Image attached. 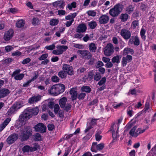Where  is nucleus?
<instances>
[{
    "label": "nucleus",
    "instance_id": "nucleus-11",
    "mask_svg": "<svg viewBox=\"0 0 156 156\" xmlns=\"http://www.w3.org/2000/svg\"><path fill=\"white\" fill-rule=\"evenodd\" d=\"M120 34L125 40H127L130 39L131 36L130 31L125 29H122L121 30Z\"/></svg>",
    "mask_w": 156,
    "mask_h": 156
},
{
    "label": "nucleus",
    "instance_id": "nucleus-46",
    "mask_svg": "<svg viewBox=\"0 0 156 156\" xmlns=\"http://www.w3.org/2000/svg\"><path fill=\"white\" fill-rule=\"evenodd\" d=\"M35 140L37 141H40L41 140V135L38 133H36L34 135Z\"/></svg>",
    "mask_w": 156,
    "mask_h": 156
},
{
    "label": "nucleus",
    "instance_id": "nucleus-53",
    "mask_svg": "<svg viewBox=\"0 0 156 156\" xmlns=\"http://www.w3.org/2000/svg\"><path fill=\"white\" fill-rule=\"evenodd\" d=\"M73 46L75 48L79 49H83L84 48V46L83 45L78 44H74Z\"/></svg>",
    "mask_w": 156,
    "mask_h": 156
},
{
    "label": "nucleus",
    "instance_id": "nucleus-17",
    "mask_svg": "<svg viewBox=\"0 0 156 156\" xmlns=\"http://www.w3.org/2000/svg\"><path fill=\"white\" fill-rule=\"evenodd\" d=\"M37 148L36 146L33 147H30L28 145L24 146L22 148V151L24 153L33 152L36 151Z\"/></svg>",
    "mask_w": 156,
    "mask_h": 156
},
{
    "label": "nucleus",
    "instance_id": "nucleus-29",
    "mask_svg": "<svg viewBox=\"0 0 156 156\" xmlns=\"http://www.w3.org/2000/svg\"><path fill=\"white\" fill-rule=\"evenodd\" d=\"M133 53L134 51L132 49L126 48L123 50V54L124 55H126L129 54L133 55Z\"/></svg>",
    "mask_w": 156,
    "mask_h": 156
},
{
    "label": "nucleus",
    "instance_id": "nucleus-31",
    "mask_svg": "<svg viewBox=\"0 0 156 156\" xmlns=\"http://www.w3.org/2000/svg\"><path fill=\"white\" fill-rule=\"evenodd\" d=\"M97 24L96 21H92L88 23V25L91 29H93L97 26Z\"/></svg>",
    "mask_w": 156,
    "mask_h": 156
},
{
    "label": "nucleus",
    "instance_id": "nucleus-1",
    "mask_svg": "<svg viewBox=\"0 0 156 156\" xmlns=\"http://www.w3.org/2000/svg\"><path fill=\"white\" fill-rule=\"evenodd\" d=\"M39 109L37 107L32 108H27L25 109L19 116V120L21 122H24L30 118L33 115H37Z\"/></svg>",
    "mask_w": 156,
    "mask_h": 156
},
{
    "label": "nucleus",
    "instance_id": "nucleus-18",
    "mask_svg": "<svg viewBox=\"0 0 156 156\" xmlns=\"http://www.w3.org/2000/svg\"><path fill=\"white\" fill-rule=\"evenodd\" d=\"M54 7H58L60 9H63L65 5V2L63 0H58L53 3Z\"/></svg>",
    "mask_w": 156,
    "mask_h": 156
},
{
    "label": "nucleus",
    "instance_id": "nucleus-27",
    "mask_svg": "<svg viewBox=\"0 0 156 156\" xmlns=\"http://www.w3.org/2000/svg\"><path fill=\"white\" fill-rule=\"evenodd\" d=\"M90 52L91 53L95 52L97 49V47L96 44L94 43L90 44L88 46Z\"/></svg>",
    "mask_w": 156,
    "mask_h": 156
},
{
    "label": "nucleus",
    "instance_id": "nucleus-61",
    "mask_svg": "<svg viewBox=\"0 0 156 156\" xmlns=\"http://www.w3.org/2000/svg\"><path fill=\"white\" fill-rule=\"evenodd\" d=\"M139 92L140 91L136 89H133L130 90V94L132 95L136 94L137 93Z\"/></svg>",
    "mask_w": 156,
    "mask_h": 156
},
{
    "label": "nucleus",
    "instance_id": "nucleus-43",
    "mask_svg": "<svg viewBox=\"0 0 156 156\" xmlns=\"http://www.w3.org/2000/svg\"><path fill=\"white\" fill-rule=\"evenodd\" d=\"M139 4H140V9L142 11H145L147 8V6L144 3H140Z\"/></svg>",
    "mask_w": 156,
    "mask_h": 156
},
{
    "label": "nucleus",
    "instance_id": "nucleus-13",
    "mask_svg": "<svg viewBox=\"0 0 156 156\" xmlns=\"http://www.w3.org/2000/svg\"><path fill=\"white\" fill-rule=\"evenodd\" d=\"M18 138V135L17 134L13 133L10 135L7 139V143L9 144H11L16 141Z\"/></svg>",
    "mask_w": 156,
    "mask_h": 156
},
{
    "label": "nucleus",
    "instance_id": "nucleus-59",
    "mask_svg": "<svg viewBox=\"0 0 156 156\" xmlns=\"http://www.w3.org/2000/svg\"><path fill=\"white\" fill-rule=\"evenodd\" d=\"M31 61V59L29 58H27L23 60L22 62V63L23 65L29 63Z\"/></svg>",
    "mask_w": 156,
    "mask_h": 156
},
{
    "label": "nucleus",
    "instance_id": "nucleus-10",
    "mask_svg": "<svg viewBox=\"0 0 156 156\" xmlns=\"http://www.w3.org/2000/svg\"><path fill=\"white\" fill-rule=\"evenodd\" d=\"M62 70L69 75H72L74 74V72L72 66L69 65L64 64L62 66Z\"/></svg>",
    "mask_w": 156,
    "mask_h": 156
},
{
    "label": "nucleus",
    "instance_id": "nucleus-3",
    "mask_svg": "<svg viewBox=\"0 0 156 156\" xmlns=\"http://www.w3.org/2000/svg\"><path fill=\"white\" fill-rule=\"evenodd\" d=\"M32 131L31 128L29 126L24 128L22 132L20 137L23 141H25L28 139L32 136Z\"/></svg>",
    "mask_w": 156,
    "mask_h": 156
},
{
    "label": "nucleus",
    "instance_id": "nucleus-51",
    "mask_svg": "<svg viewBox=\"0 0 156 156\" xmlns=\"http://www.w3.org/2000/svg\"><path fill=\"white\" fill-rule=\"evenodd\" d=\"M60 107L58 104H55L54 106V111L55 114H57Z\"/></svg>",
    "mask_w": 156,
    "mask_h": 156
},
{
    "label": "nucleus",
    "instance_id": "nucleus-35",
    "mask_svg": "<svg viewBox=\"0 0 156 156\" xmlns=\"http://www.w3.org/2000/svg\"><path fill=\"white\" fill-rule=\"evenodd\" d=\"M76 3L75 2H73L70 4H68L66 8H68L70 10H71L72 9V8H75L76 7Z\"/></svg>",
    "mask_w": 156,
    "mask_h": 156
},
{
    "label": "nucleus",
    "instance_id": "nucleus-58",
    "mask_svg": "<svg viewBox=\"0 0 156 156\" xmlns=\"http://www.w3.org/2000/svg\"><path fill=\"white\" fill-rule=\"evenodd\" d=\"M72 107L71 105L70 104H68L65 106L64 110L67 112L68 111L71 109Z\"/></svg>",
    "mask_w": 156,
    "mask_h": 156
},
{
    "label": "nucleus",
    "instance_id": "nucleus-37",
    "mask_svg": "<svg viewBox=\"0 0 156 156\" xmlns=\"http://www.w3.org/2000/svg\"><path fill=\"white\" fill-rule=\"evenodd\" d=\"M146 30L143 28H142L140 31V35L142 39L145 41L146 39V36L145 35Z\"/></svg>",
    "mask_w": 156,
    "mask_h": 156
},
{
    "label": "nucleus",
    "instance_id": "nucleus-57",
    "mask_svg": "<svg viewBox=\"0 0 156 156\" xmlns=\"http://www.w3.org/2000/svg\"><path fill=\"white\" fill-rule=\"evenodd\" d=\"M55 47V46L54 44H52L51 45L47 46L45 47V48L48 50H52L54 49Z\"/></svg>",
    "mask_w": 156,
    "mask_h": 156
},
{
    "label": "nucleus",
    "instance_id": "nucleus-41",
    "mask_svg": "<svg viewBox=\"0 0 156 156\" xmlns=\"http://www.w3.org/2000/svg\"><path fill=\"white\" fill-rule=\"evenodd\" d=\"M128 15L127 14H122L121 15V19L123 22H125L128 18Z\"/></svg>",
    "mask_w": 156,
    "mask_h": 156
},
{
    "label": "nucleus",
    "instance_id": "nucleus-33",
    "mask_svg": "<svg viewBox=\"0 0 156 156\" xmlns=\"http://www.w3.org/2000/svg\"><path fill=\"white\" fill-rule=\"evenodd\" d=\"M120 58L119 55H116L112 58V61L113 63H116L118 64L120 62Z\"/></svg>",
    "mask_w": 156,
    "mask_h": 156
},
{
    "label": "nucleus",
    "instance_id": "nucleus-20",
    "mask_svg": "<svg viewBox=\"0 0 156 156\" xmlns=\"http://www.w3.org/2000/svg\"><path fill=\"white\" fill-rule=\"evenodd\" d=\"M69 94L71 95L72 101H73L76 99L78 96V93L76 88L71 89L69 92Z\"/></svg>",
    "mask_w": 156,
    "mask_h": 156
},
{
    "label": "nucleus",
    "instance_id": "nucleus-19",
    "mask_svg": "<svg viewBox=\"0 0 156 156\" xmlns=\"http://www.w3.org/2000/svg\"><path fill=\"white\" fill-rule=\"evenodd\" d=\"M109 20L108 16L106 15H104L99 17L98 21L100 24H105L108 23Z\"/></svg>",
    "mask_w": 156,
    "mask_h": 156
},
{
    "label": "nucleus",
    "instance_id": "nucleus-26",
    "mask_svg": "<svg viewBox=\"0 0 156 156\" xmlns=\"http://www.w3.org/2000/svg\"><path fill=\"white\" fill-rule=\"evenodd\" d=\"M114 126V125H113L111 126V130L112 131V136L113 139L115 140H116V139L119 137V135L118 134L119 129H118L116 132H115L113 129Z\"/></svg>",
    "mask_w": 156,
    "mask_h": 156
},
{
    "label": "nucleus",
    "instance_id": "nucleus-38",
    "mask_svg": "<svg viewBox=\"0 0 156 156\" xmlns=\"http://www.w3.org/2000/svg\"><path fill=\"white\" fill-rule=\"evenodd\" d=\"M151 110V108L150 106L149 101H147L145 104V106L144 110L146 112L147 111L148 112L149 110Z\"/></svg>",
    "mask_w": 156,
    "mask_h": 156
},
{
    "label": "nucleus",
    "instance_id": "nucleus-21",
    "mask_svg": "<svg viewBox=\"0 0 156 156\" xmlns=\"http://www.w3.org/2000/svg\"><path fill=\"white\" fill-rule=\"evenodd\" d=\"M9 90L7 88H3L0 90V98L8 96L10 93Z\"/></svg>",
    "mask_w": 156,
    "mask_h": 156
},
{
    "label": "nucleus",
    "instance_id": "nucleus-5",
    "mask_svg": "<svg viewBox=\"0 0 156 156\" xmlns=\"http://www.w3.org/2000/svg\"><path fill=\"white\" fill-rule=\"evenodd\" d=\"M77 53L80 58L87 59L92 57V54L89 51L86 50H79L77 51Z\"/></svg>",
    "mask_w": 156,
    "mask_h": 156
},
{
    "label": "nucleus",
    "instance_id": "nucleus-45",
    "mask_svg": "<svg viewBox=\"0 0 156 156\" xmlns=\"http://www.w3.org/2000/svg\"><path fill=\"white\" fill-rule=\"evenodd\" d=\"M101 76L99 72H96L94 76V79L96 81H99L101 78Z\"/></svg>",
    "mask_w": 156,
    "mask_h": 156
},
{
    "label": "nucleus",
    "instance_id": "nucleus-4",
    "mask_svg": "<svg viewBox=\"0 0 156 156\" xmlns=\"http://www.w3.org/2000/svg\"><path fill=\"white\" fill-rule=\"evenodd\" d=\"M122 6L120 4L115 5L109 11V14L113 17H115L120 14L122 9Z\"/></svg>",
    "mask_w": 156,
    "mask_h": 156
},
{
    "label": "nucleus",
    "instance_id": "nucleus-40",
    "mask_svg": "<svg viewBox=\"0 0 156 156\" xmlns=\"http://www.w3.org/2000/svg\"><path fill=\"white\" fill-rule=\"evenodd\" d=\"M24 74L23 73L19 74L14 77V78L16 80H21L24 77Z\"/></svg>",
    "mask_w": 156,
    "mask_h": 156
},
{
    "label": "nucleus",
    "instance_id": "nucleus-22",
    "mask_svg": "<svg viewBox=\"0 0 156 156\" xmlns=\"http://www.w3.org/2000/svg\"><path fill=\"white\" fill-rule=\"evenodd\" d=\"M136 128V126H134L132 128L129 132V134L133 137H136L138 136V132L140 130V128H138L135 132V131Z\"/></svg>",
    "mask_w": 156,
    "mask_h": 156
},
{
    "label": "nucleus",
    "instance_id": "nucleus-14",
    "mask_svg": "<svg viewBox=\"0 0 156 156\" xmlns=\"http://www.w3.org/2000/svg\"><path fill=\"white\" fill-rule=\"evenodd\" d=\"M128 43L130 44L138 46L140 44L139 38L137 36H132L131 38L129 40Z\"/></svg>",
    "mask_w": 156,
    "mask_h": 156
},
{
    "label": "nucleus",
    "instance_id": "nucleus-47",
    "mask_svg": "<svg viewBox=\"0 0 156 156\" xmlns=\"http://www.w3.org/2000/svg\"><path fill=\"white\" fill-rule=\"evenodd\" d=\"M134 7L132 5H129L126 9V11L128 13H130L133 10Z\"/></svg>",
    "mask_w": 156,
    "mask_h": 156
},
{
    "label": "nucleus",
    "instance_id": "nucleus-44",
    "mask_svg": "<svg viewBox=\"0 0 156 156\" xmlns=\"http://www.w3.org/2000/svg\"><path fill=\"white\" fill-rule=\"evenodd\" d=\"M58 20L53 19L50 21V24L52 26H55L58 24Z\"/></svg>",
    "mask_w": 156,
    "mask_h": 156
},
{
    "label": "nucleus",
    "instance_id": "nucleus-48",
    "mask_svg": "<svg viewBox=\"0 0 156 156\" xmlns=\"http://www.w3.org/2000/svg\"><path fill=\"white\" fill-rule=\"evenodd\" d=\"M86 95V93L81 92L78 94L77 98L79 100L83 99Z\"/></svg>",
    "mask_w": 156,
    "mask_h": 156
},
{
    "label": "nucleus",
    "instance_id": "nucleus-39",
    "mask_svg": "<svg viewBox=\"0 0 156 156\" xmlns=\"http://www.w3.org/2000/svg\"><path fill=\"white\" fill-rule=\"evenodd\" d=\"M58 76L61 78L62 79L66 77L67 76V73L63 70L59 72L58 73Z\"/></svg>",
    "mask_w": 156,
    "mask_h": 156
},
{
    "label": "nucleus",
    "instance_id": "nucleus-32",
    "mask_svg": "<svg viewBox=\"0 0 156 156\" xmlns=\"http://www.w3.org/2000/svg\"><path fill=\"white\" fill-rule=\"evenodd\" d=\"M76 13L74 12L66 16L65 19L67 20H74L73 19L76 16Z\"/></svg>",
    "mask_w": 156,
    "mask_h": 156
},
{
    "label": "nucleus",
    "instance_id": "nucleus-63",
    "mask_svg": "<svg viewBox=\"0 0 156 156\" xmlns=\"http://www.w3.org/2000/svg\"><path fill=\"white\" fill-rule=\"evenodd\" d=\"M58 15L60 16L65 15L66 14V12L64 10H59L58 11Z\"/></svg>",
    "mask_w": 156,
    "mask_h": 156
},
{
    "label": "nucleus",
    "instance_id": "nucleus-42",
    "mask_svg": "<svg viewBox=\"0 0 156 156\" xmlns=\"http://www.w3.org/2000/svg\"><path fill=\"white\" fill-rule=\"evenodd\" d=\"M87 13L89 16H95L96 15V12L94 10H90L87 11Z\"/></svg>",
    "mask_w": 156,
    "mask_h": 156
},
{
    "label": "nucleus",
    "instance_id": "nucleus-36",
    "mask_svg": "<svg viewBox=\"0 0 156 156\" xmlns=\"http://www.w3.org/2000/svg\"><path fill=\"white\" fill-rule=\"evenodd\" d=\"M24 21L23 20H18L16 23L17 27L18 28L22 27H23L24 25Z\"/></svg>",
    "mask_w": 156,
    "mask_h": 156
},
{
    "label": "nucleus",
    "instance_id": "nucleus-64",
    "mask_svg": "<svg viewBox=\"0 0 156 156\" xmlns=\"http://www.w3.org/2000/svg\"><path fill=\"white\" fill-rule=\"evenodd\" d=\"M48 128L49 130L52 131L54 129L55 126L53 124H49L48 126Z\"/></svg>",
    "mask_w": 156,
    "mask_h": 156
},
{
    "label": "nucleus",
    "instance_id": "nucleus-8",
    "mask_svg": "<svg viewBox=\"0 0 156 156\" xmlns=\"http://www.w3.org/2000/svg\"><path fill=\"white\" fill-rule=\"evenodd\" d=\"M114 48L113 45L111 43L108 44L105 48L104 53L107 56H111L114 51Z\"/></svg>",
    "mask_w": 156,
    "mask_h": 156
},
{
    "label": "nucleus",
    "instance_id": "nucleus-50",
    "mask_svg": "<svg viewBox=\"0 0 156 156\" xmlns=\"http://www.w3.org/2000/svg\"><path fill=\"white\" fill-rule=\"evenodd\" d=\"M104 65V64L102 61H98L96 63L95 66L96 68H99Z\"/></svg>",
    "mask_w": 156,
    "mask_h": 156
},
{
    "label": "nucleus",
    "instance_id": "nucleus-28",
    "mask_svg": "<svg viewBox=\"0 0 156 156\" xmlns=\"http://www.w3.org/2000/svg\"><path fill=\"white\" fill-rule=\"evenodd\" d=\"M67 101V99L66 98L63 97L60 99L59 102L61 108L65 107Z\"/></svg>",
    "mask_w": 156,
    "mask_h": 156
},
{
    "label": "nucleus",
    "instance_id": "nucleus-62",
    "mask_svg": "<svg viewBox=\"0 0 156 156\" xmlns=\"http://www.w3.org/2000/svg\"><path fill=\"white\" fill-rule=\"evenodd\" d=\"M13 49L11 46H7L5 47V50L7 52L10 51Z\"/></svg>",
    "mask_w": 156,
    "mask_h": 156
},
{
    "label": "nucleus",
    "instance_id": "nucleus-9",
    "mask_svg": "<svg viewBox=\"0 0 156 156\" xmlns=\"http://www.w3.org/2000/svg\"><path fill=\"white\" fill-rule=\"evenodd\" d=\"M92 127L91 126H87V128L84 130V132L85 133H86L87 132H88L87 135L83 138V141H87L91 137L94 132L92 131H90V130Z\"/></svg>",
    "mask_w": 156,
    "mask_h": 156
},
{
    "label": "nucleus",
    "instance_id": "nucleus-2",
    "mask_svg": "<svg viewBox=\"0 0 156 156\" xmlns=\"http://www.w3.org/2000/svg\"><path fill=\"white\" fill-rule=\"evenodd\" d=\"M65 88L64 85L62 84L54 85L51 87L49 92L52 95L56 96L63 93L64 91Z\"/></svg>",
    "mask_w": 156,
    "mask_h": 156
},
{
    "label": "nucleus",
    "instance_id": "nucleus-49",
    "mask_svg": "<svg viewBox=\"0 0 156 156\" xmlns=\"http://www.w3.org/2000/svg\"><path fill=\"white\" fill-rule=\"evenodd\" d=\"M39 22V19L37 17H34L33 18L32 23L33 25H36L38 24Z\"/></svg>",
    "mask_w": 156,
    "mask_h": 156
},
{
    "label": "nucleus",
    "instance_id": "nucleus-30",
    "mask_svg": "<svg viewBox=\"0 0 156 156\" xmlns=\"http://www.w3.org/2000/svg\"><path fill=\"white\" fill-rule=\"evenodd\" d=\"M57 48L58 49L61 55L63 53V51H66L68 48L67 46L64 45L58 46L57 47Z\"/></svg>",
    "mask_w": 156,
    "mask_h": 156
},
{
    "label": "nucleus",
    "instance_id": "nucleus-56",
    "mask_svg": "<svg viewBox=\"0 0 156 156\" xmlns=\"http://www.w3.org/2000/svg\"><path fill=\"white\" fill-rule=\"evenodd\" d=\"M131 25L134 28H135L137 26L139 25L138 20H134L133 21Z\"/></svg>",
    "mask_w": 156,
    "mask_h": 156
},
{
    "label": "nucleus",
    "instance_id": "nucleus-23",
    "mask_svg": "<svg viewBox=\"0 0 156 156\" xmlns=\"http://www.w3.org/2000/svg\"><path fill=\"white\" fill-rule=\"evenodd\" d=\"M41 96L39 95H35L29 99V103L30 104H33L35 102H37L41 100Z\"/></svg>",
    "mask_w": 156,
    "mask_h": 156
},
{
    "label": "nucleus",
    "instance_id": "nucleus-34",
    "mask_svg": "<svg viewBox=\"0 0 156 156\" xmlns=\"http://www.w3.org/2000/svg\"><path fill=\"white\" fill-rule=\"evenodd\" d=\"M81 90L83 92H85L86 93H89L91 91L90 87L87 86H83L81 88Z\"/></svg>",
    "mask_w": 156,
    "mask_h": 156
},
{
    "label": "nucleus",
    "instance_id": "nucleus-54",
    "mask_svg": "<svg viewBox=\"0 0 156 156\" xmlns=\"http://www.w3.org/2000/svg\"><path fill=\"white\" fill-rule=\"evenodd\" d=\"M87 60H89L88 61V64L89 65H91L94 64V62L95 59L94 58L91 57L89 59H87Z\"/></svg>",
    "mask_w": 156,
    "mask_h": 156
},
{
    "label": "nucleus",
    "instance_id": "nucleus-16",
    "mask_svg": "<svg viewBox=\"0 0 156 156\" xmlns=\"http://www.w3.org/2000/svg\"><path fill=\"white\" fill-rule=\"evenodd\" d=\"M14 32L12 30L9 29L5 32L4 36V39L6 41H9L13 37Z\"/></svg>",
    "mask_w": 156,
    "mask_h": 156
},
{
    "label": "nucleus",
    "instance_id": "nucleus-24",
    "mask_svg": "<svg viewBox=\"0 0 156 156\" xmlns=\"http://www.w3.org/2000/svg\"><path fill=\"white\" fill-rule=\"evenodd\" d=\"M87 29V27L84 23L80 24L77 27L76 32L78 33H83Z\"/></svg>",
    "mask_w": 156,
    "mask_h": 156
},
{
    "label": "nucleus",
    "instance_id": "nucleus-55",
    "mask_svg": "<svg viewBox=\"0 0 156 156\" xmlns=\"http://www.w3.org/2000/svg\"><path fill=\"white\" fill-rule=\"evenodd\" d=\"M48 55V54H43L38 59L40 61L45 60L47 58Z\"/></svg>",
    "mask_w": 156,
    "mask_h": 156
},
{
    "label": "nucleus",
    "instance_id": "nucleus-7",
    "mask_svg": "<svg viewBox=\"0 0 156 156\" xmlns=\"http://www.w3.org/2000/svg\"><path fill=\"white\" fill-rule=\"evenodd\" d=\"M104 147V144L103 143H100L98 144L97 142H94L92 144L91 151L92 152H97L98 151L102 150Z\"/></svg>",
    "mask_w": 156,
    "mask_h": 156
},
{
    "label": "nucleus",
    "instance_id": "nucleus-12",
    "mask_svg": "<svg viewBox=\"0 0 156 156\" xmlns=\"http://www.w3.org/2000/svg\"><path fill=\"white\" fill-rule=\"evenodd\" d=\"M37 132L44 133L46 132V127L42 123H40L37 124L34 127Z\"/></svg>",
    "mask_w": 156,
    "mask_h": 156
},
{
    "label": "nucleus",
    "instance_id": "nucleus-60",
    "mask_svg": "<svg viewBox=\"0 0 156 156\" xmlns=\"http://www.w3.org/2000/svg\"><path fill=\"white\" fill-rule=\"evenodd\" d=\"M52 81L54 82H57L59 81V78L56 76H52L51 78Z\"/></svg>",
    "mask_w": 156,
    "mask_h": 156
},
{
    "label": "nucleus",
    "instance_id": "nucleus-6",
    "mask_svg": "<svg viewBox=\"0 0 156 156\" xmlns=\"http://www.w3.org/2000/svg\"><path fill=\"white\" fill-rule=\"evenodd\" d=\"M22 106L20 102H16L8 110L7 112L8 115H10L12 114H14L18 109L20 108Z\"/></svg>",
    "mask_w": 156,
    "mask_h": 156
},
{
    "label": "nucleus",
    "instance_id": "nucleus-15",
    "mask_svg": "<svg viewBox=\"0 0 156 156\" xmlns=\"http://www.w3.org/2000/svg\"><path fill=\"white\" fill-rule=\"evenodd\" d=\"M132 59L131 55H127L126 56L123 57L122 59V65L123 67L126 66L127 63L130 62Z\"/></svg>",
    "mask_w": 156,
    "mask_h": 156
},
{
    "label": "nucleus",
    "instance_id": "nucleus-25",
    "mask_svg": "<svg viewBox=\"0 0 156 156\" xmlns=\"http://www.w3.org/2000/svg\"><path fill=\"white\" fill-rule=\"evenodd\" d=\"M10 118H8L0 125V132H2L11 121Z\"/></svg>",
    "mask_w": 156,
    "mask_h": 156
},
{
    "label": "nucleus",
    "instance_id": "nucleus-52",
    "mask_svg": "<svg viewBox=\"0 0 156 156\" xmlns=\"http://www.w3.org/2000/svg\"><path fill=\"white\" fill-rule=\"evenodd\" d=\"M106 78L105 77H103L101 80L98 82V84L101 86L104 84L106 81Z\"/></svg>",
    "mask_w": 156,
    "mask_h": 156
}]
</instances>
